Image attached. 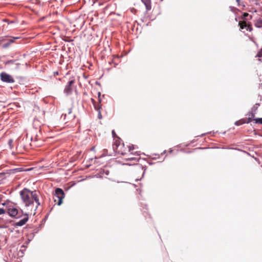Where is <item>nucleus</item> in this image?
<instances>
[{
  "label": "nucleus",
  "instance_id": "1",
  "mask_svg": "<svg viewBox=\"0 0 262 262\" xmlns=\"http://www.w3.org/2000/svg\"><path fill=\"white\" fill-rule=\"evenodd\" d=\"M20 195L27 210L32 209L33 215H35L36 210L40 205L37 192L24 188L20 192Z\"/></svg>",
  "mask_w": 262,
  "mask_h": 262
},
{
  "label": "nucleus",
  "instance_id": "2",
  "mask_svg": "<svg viewBox=\"0 0 262 262\" xmlns=\"http://www.w3.org/2000/svg\"><path fill=\"white\" fill-rule=\"evenodd\" d=\"M113 149L115 152L118 154L126 155L128 152L133 150L134 147L132 145L125 146L123 143L121 142L120 139L118 138V139H116L113 144Z\"/></svg>",
  "mask_w": 262,
  "mask_h": 262
},
{
  "label": "nucleus",
  "instance_id": "3",
  "mask_svg": "<svg viewBox=\"0 0 262 262\" xmlns=\"http://www.w3.org/2000/svg\"><path fill=\"white\" fill-rule=\"evenodd\" d=\"M21 211L22 214H23L24 217L18 222H16L14 224V226L15 227L23 226L25 225L29 220V215L32 214V213L33 214V212H32V209H28V211L25 213H24L23 210H21Z\"/></svg>",
  "mask_w": 262,
  "mask_h": 262
},
{
  "label": "nucleus",
  "instance_id": "4",
  "mask_svg": "<svg viewBox=\"0 0 262 262\" xmlns=\"http://www.w3.org/2000/svg\"><path fill=\"white\" fill-rule=\"evenodd\" d=\"M64 198V193L61 188H57L55 189L54 194V201L57 202L58 205H60L62 203V199Z\"/></svg>",
  "mask_w": 262,
  "mask_h": 262
},
{
  "label": "nucleus",
  "instance_id": "5",
  "mask_svg": "<svg viewBox=\"0 0 262 262\" xmlns=\"http://www.w3.org/2000/svg\"><path fill=\"white\" fill-rule=\"evenodd\" d=\"M61 118L63 119L64 123H68L73 121L75 119V115L72 113V109L68 110V113L62 114Z\"/></svg>",
  "mask_w": 262,
  "mask_h": 262
},
{
  "label": "nucleus",
  "instance_id": "6",
  "mask_svg": "<svg viewBox=\"0 0 262 262\" xmlns=\"http://www.w3.org/2000/svg\"><path fill=\"white\" fill-rule=\"evenodd\" d=\"M7 213L9 215L12 217H15L16 219H18L21 216L17 215L18 214V210L16 208H15L13 206H9L7 208Z\"/></svg>",
  "mask_w": 262,
  "mask_h": 262
},
{
  "label": "nucleus",
  "instance_id": "7",
  "mask_svg": "<svg viewBox=\"0 0 262 262\" xmlns=\"http://www.w3.org/2000/svg\"><path fill=\"white\" fill-rule=\"evenodd\" d=\"M75 83V80L74 79H72L69 81L68 84L66 85L65 88L64 89V92L67 95H70L72 93L73 89L74 88V84Z\"/></svg>",
  "mask_w": 262,
  "mask_h": 262
},
{
  "label": "nucleus",
  "instance_id": "8",
  "mask_svg": "<svg viewBox=\"0 0 262 262\" xmlns=\"http://www.w3.org/2000/svg\"><path fill=\"white\" fill-rule=\"evenodd\" d=\"M0 77L1 80L3 82L7 83H13L14 82L13 78L5 72L1 73Z\"/></svg>",
  "mask_w": 262,
  "mask_h": 262
},
{
  "label": "nucleus",
  "instance_id": "9",
  "mask_svg": "<svg viewBox=\"0 0 262 262\" xmlns=\"http://www.w3.org/2000/svg\"><path fill=\"white\" fill-rule=\"evenodd\" d=\"M91 100H92V102L93 103V105L94 106V107H95V110H96L97 111H98L99 118L101 119L102 118V116L101 115V113H100V109L101 108V105H100L99 104H96V102L94 100V99H91Z\"/></svg>",
  "mask_w": 262,
  "mask_h": 262
},
{
  "label": "nucleus",
  "instance_id": "10",
  "mask_svg": "<svg viewBox=\"0 0 262 262\" xmlns=\"http://www.w3.org/2000/svg\"><path fill=\"white\" fill-rule=\"evenodd\" d=\"M141 1L145 5L147 11L151 10V0H141Z\"/></svg>",
  "mask_w": 262,
  "mask_h": 262
},
{
  "label": "nucleus",
  "instance_id": "11",
  "mask_svg": "<svg viewBox=\"0 0 262 262\" xmlns=\"http://www.w3.org/2000/svg\"><path fill=\"white\" fill-rule=\"evenodd\" d=\"M128 158H126L127 160H130V161H137L139 158V157H133V155H134L133 150H132L130 152H128Z\"/></svg>",
  "mask_w": 262,
  "mask_h": 262
},
{
  "label": "nucleus",
  "instance_id": "12",
  "mask_svg": "<svg viewBox=\"0 0 262 262\" xmlns=\"http://www.w3.org/2000/svg\"><path fill=\"white\" fill-rule=\"evenodd\" d=\"M247 24L248 23H247L246 21L245 20L240 21L238 23V25L239 26L241 29H244L245 28H246Z\"/></svg>",
  "mask_w": 262,
  "mask_h": 262
},
{
  "label": "nucleus",
  "instance_id": "13",
  "mask_svg": "<svg viewBox=\"0 0 262 262\" xmlns=\"http://www.w3.org/2000/svg\"><path fill=\"white\" fill-rule=\"evenodd\" d=\"M255 27L257 28H261L262 27V19L259 18L257 19L255 23Z\"/></svg>",
  "mask_w": 262,
  "mask_h": 262
},
{
  "label": "nucleus",
  "instance_id": "14",
  "mask_svg": "<svg viewBox=\"0 0 262 262\" xmlns=\"http://www.w3.org/2000/svg\"><path fill=\"white\" fill-rule=\"evenodd\" d=\"M244 123H246L245 119H242L241 120H239L236 121L234 124H235V125H236L237 126H239V125H242Z\"/></svg>",
  "mask_w": 262,
  "mask_h": 262
},
{
  "label": "nucleus",
  "instance_id": "15",
  "mask_svg": "<svg viewBox=\"0 0 262 262\" xmlns=\"http://www.w3.org/2000/svg\"><path fill=\"white\" fill-rule=\"evenodd\" d=\"M19 37H13V39H11L9 40V42L7 43L6 44L4 45V47H8L11 43H12L14 42V40L15 39H18Z\"/></svg>",
  "mask_w": 262,
  "mask_h": 262
},
{
  "label": "nucleus",
  "instance_id": "16",
  "mask_svg": "<svg viewBox=\"0 0 262 262\" xmlns=\"http://www.w3.org/2000/svg\"><path fill=\"white\" fill-rule=\"evenodd\" d=\"M8 143L10 148L12 149L13 147V140L12 139L9 140Z\"/></svg>",
  "mask_w": 262,
  "mask_h": 262
},
{
  "label": "nucleus",
  "instance_id": "17",
  "mask_svg": "<svg viewBox=\"0 0 262 262\" xmlns=\"http://www.w3.org/2000/svg\"><path fill=\"white\" fill-rule=\"evenodd\" d=\"M246 29L247 31H249L250 32H251L252 30V27L251 23H248Z\"/></svg>",
  "mask_w": 262,
  "mask_h": 262
},
{
  "label": "nucleus",
  "instance_id": "18",
  "mask_svg": "<svg viewBox=\"0 0 262 262\" xmlns=\"http://www.w3.org/2000/svg\"><path fill=\"white\" fill-rule=\"evenodd\" d=\"M38 122H39L40 121L37 119L35 118L33 122V124L35 126H40V123H38Z\"/></svg>",
  "mask_w": 262,
  "mask_h": 262
},
{
  "label": "nucleus",
  "instance_id": "19",
  "mask_svg": "<svg viewBox=\"0 0 262 262\" xmlns=\"http://www.w3.org/2000/svg\"><path fill=\"white\" fill-rule=\"evenodd\" d=\"M262 57V48L257 53L255 57Z\"/></svg>",
  "mask_w": 262,
  "mask_h": 262
},
{
  "label": "nucleus",
  "instance_id": "20",
  "mask_svg": "<svg viewBox=\"0 0 262 262\" xmlns=\"http://www.w3.org/2000/svg\"><path fill=\"white\" fill-rule=\"evenodd\" d=\"M249 16V14L248 13H244L243 15L241 16V19H246V17H248Z\"/></svg>",
  "mask_w": 262,
  "mask_h": 262
},
{
  "label": "nucleus",
  "instance_id": "21",
  "mask_svg": "<svg viewBox=\"0 0 262 262\" xmlns=\"http://www.w3.org/2000/svg\"><path fill=\"white\" fill-rule=\"evenodd\" d=\"M254 120L255 121V123H256L262 124V118L255 119H254Z\"/></svg>",
  "mask_w": 262,
  "mask_h": 262
},
{
  "label": "nucleus",
  "instance_id": "22",
  "mask_svg": "<svg viewBox=\"0 0 262 262\" xmlns=\"http://www.w3.org/2000/svg\"><path fill=\"white\" fill-rule=\"evenodd\" d=\"M245 123H249L252 120V117H249L248 118L245 119Z\"/></svg>",
  "mask_w": 262,
  "mask_h": 262
},
{
  "label": "nucleus",
  "instance_id": "23",
  "mask_svg": "<svg viewBox=\"0 0 262 262\" xmlns=\"http://www.w3.org/2000/svg\"><path fill=\"white\" fill-rule=\"evenodd\" d=\"M32 144H33V145L34 146H40V145L39 144H38L37 143V140H34V141H33V140H32Z\"/></svg>",
  "mask_w": 262,
  "mask_h": 262
},
{
  "label": "nucleus",
  "instance_id": "24",
  "mask_svg": "<svg viewBox=\"0 0 262 262\" xmlns=\"http://www.w3.org/2000/svg\"><path fill=\"white\" fill-rule=\"evenodd\" d=\"M6 213V210L3 208H0V215L5 214Z\"/></svg>",
  "mask_w": 262,
  "mask_h": 262
},
{
  "label": "nucleus",
  "instance_id": "25",
  "mask_svg": "<svg viewBox=\"0 0 262 262\" xmlns=\"http://www.w3.org/2000/svg\"><path fill=\"white\" fill-rule=\"evenodd\" d=\"M112 135H113V137L115 138V137H116L118 139V137L117 136V135H116V133H115L114 130L112 131Z\"/></svg>",
  "mask_w": 262,
  "mask_h": 262
},
{
  "label": "nucleus",
  "instance_id": "26",
  "mask_svg": "<svg viewBox=\"0 0 262 262\" xmlns=\"http://www.w3.org/2000/svg\"><path fill=\"white\" fill-rule=\"evenodd\" d=\"M236 1L237 3V6H240L241 5V0H236Z\"/></svg>",
  "mask_w": 262,
  "mask_h": 262
},
{
  "label": "nucleus",
  "instance_id": "27",
  "mask_svg": "<svg viewBox=\"0 0 262 262\" xmlns=\"http://www.w3.org/2000/svg\"><path fill=\"white\" fill-rule=\"evenodd\" d=\"M249 116L250 117H252V119H253V118L254 117V114L251 113L249 115Z\"/></svg>",
  "mask_w": 262,
  "mask_h": 262
},
{
  "label": "nucleus",
  "instance_id": "28",
  "mask_svg": "<svg viewBox=\"0 0 262 262\" xmlns=\"http://www.w3.org/2000/svg\"><path fill=\"white\" fill-rule=\"evenodd\" d=\"M54 74H55V75H58V73L57 72H56V73H54Z\"/></svg>",
  "mask_w": 262,
  "mask_h": 262
},
{
  "label": "nucleus",
  "instance_id": "29",
  "mask_svg": "<svg viewBox=\"0 0 262 262\" xmlns=\"http://www.w3.org/2000/svg\"><path fill=\"white\" fill-rule=\"evenodd\" d=\"M252 16H251V15H250V19H252Z\"/></svg>",
  "mask_w": 262,
  "mask_h": 262
}]
</instances>
